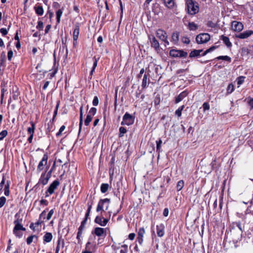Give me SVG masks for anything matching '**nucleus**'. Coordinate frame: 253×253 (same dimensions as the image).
Returning <instances> with one entry per match:
<instances>
[{"mask_svg":"<svg viewBox=\"0 0 253 253\" xmlns=\"http://www.w3.org/2000/svg\"><path fill=\"white\" fill-rule=\"evenodd\" d=\"M48 158V155L47 153L44 154L43 155L42 160L41 161V162L39 163V164L38 165V168H37V169L38 171H41V170H42V169L43 168V166L46 165V164H47Z\"/></svg>","mask_w":253,"mask_h":253,"instance_id":"b1692460","label":"nucleus"},{"mask_svg":"<svg viewBox=\"0 0 253 253\" xmlns=\"http://www.w3.org/2000/svg\"><path fill=\"white\" fill-rule=\"evenodd\" d=\"M53 238V236L51 233L50 232H45V234L43 237V240L44 243H48L50 242Z\"/></svg>","mask_w":253,"mask_h":253,"instance_id":"7c9ffc66","label":"nucleus"},{"mask_svg":"<svg viewBox=\"0 0 253 253\" xmlns=\"http://www.w3.org/2000/svg\"><path fill=\"white\" fill-rule=\"evenodd\" d=\"M148 76H149V74L148 73H145V74L143 76L142 84H141V86L143 89H144L147 87V79H148L149 81H150L149 79L148 78Z\"/></svg>","mask_w":253,"mask_h":253,"instance_id":"f704fd0d","label":"nucleus"},{"mask_svg":"<svg viewBox=\"0 0 253 253\" xmlns=\"http://www.w3.org/2000/svg\"><path fill=\"white\" fill-rule=\"evenodd\" d=\"M83 105H82L80 108V122H79V134L82 130L83 122Z\"/></svg>","mask_w":253,"mask_h":253,"instance_id":"c756f323","label":"nucleus"},{"mask_svg":"<svg viewBox=\"0 0 253 253\" xmlns=\"http://www.w3.org/2000/svg\"><path fill=\"white\" fill-rule=\"evenodd\" d=\"M110 203V199L105 198L100 199L96 207V212H100V214H102V212L104 211L103 209L104 207L105 206V210H107L109 208Z\"/></svg>","mask_w":253,"mask_h":253,"instance_id":"20e7f679","label":"nucleus"},{"mask_svg":"<svg viewBox=\"0 0 253 253\" xmlns=\"http://www.w3.org/2000/svg\"><path fill=\"white\" fill-rule=\"evenodd\" d=\"M91 234L99 237L97 240L98 244H100L102 243L101 240H103L107 236V228L95 227L92 231Z\"/></svg>","mask_w":253,"mask_h":253,"instance_id":"f03ea898","label":"nucleus"},{"mask_svg":"<svg viewBox=\"0 0 253 253\" xmlns=\"http://www.w3.org/2000/svg\"><path fill=\"white\" fill-rule=\"evenodd\" d=\"M87 221L83 219L81 222V225L78 228V231L77 235V239L78 240V243L81 244L82 243L81 237L83 234V232L85 228V225Z\"/></svg>","mask_w":253,"mask_h":253,"instance_id":"4468645a","label":"nucleus"},{"mask_svg":"<svg viewBox=\"0 0 253 253\" xmlns=\"http://www.w3.org/2000/svg\"><path fill=\"white\" fill-rule=\"evenodd\" d=\"M162 143V140H161V138H159L158 139V140H157L156 141V149H157V151L158 152V153H160V152L161 151V144Z\"/></svg>","mask_w":253,"mask_h":253,"instance_id":"3c124183","label":"nucleus"},{"mask_svg":"<svg viewBox=\"0 0 253 253\" xmlns=\"http://www.w3.org/2000/svg\"><path fill=\"white\" fill-rule=\"evenodd\" d=\"M53 125L52 124V122H49L46 125V133H49L53 130Z\"/></svg>","mask_w":253,"mask_h":253,"instance_id":"37998d69","label":"nucleus"},{"mask_svg":"<svg viewBox=\"0 0 253 253\" xmlns=\"http://www.w3.org/2000/svg\"><path fill=\"white\" fill-rule=\"evenodd\" d=\"M50 177V175L47 173H46V171L42 173L39 180V182L42 184V187L43 186L46 185L48 183V181Z\"/></svg>","mask_w":253,"mask_h":253,"instance_id":"a211bd4d","label":"nucleus"},{"mask_svg":"<svg viewBox=\"0 0 253 253\" xmlns=\"http://www.w3.org/2000/svg\"><path fill=\"white\" fill-rule=\"evenodd\" d=\"M34 9L37 15L41 16L43 13V9L41 5H36L34 6Z\"/></svg>","mask_w":253,"mask_h":253,"instance_id":"e433bc0d","label":"nucleus"},{"mask_svg":"<svg viewBox=\"0 0 253 253\" xmlns=\"http://www.w3.org/2000/svg\"><path fill=\"white\" fill-rule=\"evenodd\" d=\"M186 9L189 14L194 15L199 11V3L194 0H185Z\"/></svg>","mask_w":253,"mask_h":253,"instance_id":"f257e3e1","label":"nucleus"},{"mask_svg":"<svg viewBox=\"0 0 253 253\" xmlns=\"http://www.w3.org/2000/svg\"><path fill=\"white\" fill-rule=\"evenodd\" d=\"M189 94L187 90H185L181 92L178 96L175 97V103H178L181 101L185 97H186Z\"/></svg>","mask_w":253,"mask_h":253,"instance_id":"a878e982","label":"nucleus"},{"mask_svg":"<svg viewBox=\"0 0 253 253\" xmlns=\"http://www.w3.org/2000/svg\"><path fill=\"white\" fill-rule=\"evenodd\" d=\"M14 224H22L23 221V215L18 212L14 216Z\"/></svg>","mask_w":253,"mask_h":253,"instance_id":"473e14b6","label":"nucleus"},{"mask_svg":"<svg viewBox=\"0 0 253 253\" xmlns=\"http://www.w3.org/2000/svg\"><path fill=\"white\" fill-rule=\"evenodd\" d=\"M60 185V182L58 179H56L53 181L49 186L48 188L45 192V197L49 196L54 193L55 190L57 188V187Z\"/></svg>","mask_w":253,"mask_h":253,"instance_id":"9d476101","label":"nucleus"},{"mask_svg":"<svg viewBox=\"0 0 253 253\" xmlns=\"http://www.w3.org/2000/svg\"><path fill=\"white\" fill-rule=\"evenodd\" d=\"M181 41L183 43L185 44H189L190 42V40L188 37L187 36H183L181 38Z\"/></svg>","mask_w":253,"mask_h":253,"instance_id":"4d7b16f0","label":"nucleus"},{"mask_svg":"<svg viewBox=\"0 0 253 253\" xmlns=\"http://www.w3.org/2000/svg\"><path fill=\"white\" fill-rule=\"evenodd\" d=\"M211 169H215L217 170L218 168V165L216 164V160L214 159L213 161H212V162L211 164Z\"/></svg>","mask_w":253,"mask_h":253,"instance_id":"5fc2aeb1","label":"nucleus"},{"mask_svg":"<svg viewBox=\"0 0 253 253\" xmlns=\"http://www.w3.org/2000/svg\"><path fill=\"white\" fill-rule=\"evenodd\" d=\"M96 112H97V109L96 108L91 107L90 109V110L88 113V114L91 115L92 116H94L95 115V114L96 113Z\"/></svg>","mask_w":253,"mask_h":253,"instance_id":"13d9d810","label":"nucleus"},{"mask_svg":"<svg viewBox=\"0 0 253 253\" xmlns=\"http://www.w3.org/2000/svg\"><path fill=\"white\" fill-rule=\"evenodd\" d=\"M41 186L42 187V184L38 182V183L33 187V190L34 189L36 192H37L41 189Z\"/></svg>","mask_w":253,"mask_h":253,"instance_id":"e2e57ef3","label":"nucleus"},{"mask_svg":"<svg viewBox=\"0 0 253 253\" xmlns=\"http://www.w3.org/2000/svg\"><path fill=\"white\" fill-rule=\"evenodd\" d=\"M65 126H64V125L60 127L58 132H57V133L56 134V136H57V137L61 136L62 135V133L65 130Z\"/></svg>","mask_w":253,"mask_h":253,"instance_id":"680f3d73","label":"nucleus"},{"mask_svg":"<svg viewBox=\"0 0 253 253\" xmlns=\"http://www.w3.org/2000/svg\"><path fill=\"white\" fill-rule=\"evenodd\" d=\"M109 185L108 183H102L100 186V190L102 193H105L108 190Z\"/></svg>","mask_w":253,"mask_h":253,"instance_id":"c03bdc74","label":"nucleus"},{"mask_svg":"<svg viewBox=\"0 0 253 253\" xmlns=\"http://www.w3.org/2000/svg\"><path fill=\"white\" fill-rule=\"evenodd\" d=\"M60 102L59 100L57 101L56 102V105L55 108L54 109V113H53V116H54V117H56L57 116L58 108H59V105H60Z\"/></svg>","mask_w":253,"mask_h":253,"instance_id":"bf43d9fd","label":"nucleus"},{"mask_svg":"<svg viewBox=\"0 0 253 253\" xmlns=\"http://www.w3.org/2000/svg\"><path fill=\"white\" fill-rule=\"evenodd\" d=\"M127 132L126 128L124 126H121L119 128V137H122L124 135V134Z\"/></svg>","mask_w":253,"mask_h":253,"instance_id":"8fccbe9b","label":"nucleus"},{"mask_svg":"<svg viewBox=\"0 0 253 253\" xmlns=\"http://www.w3.org/2000/svg\"><path fill=\"white\" fill-rule=\"evenodd\" d=\"M203 110L204 111L209 110L210 109V105L208 102H204L203 104Z\"/></svg>","mask_w":253,"mask_h":253,"instance_id":"69168bd1","label":"nucleus"},{"mask_svg":"<svg viewBox=\"0 0 253 253\" xmlns=\"http://www.w3.org/2000/svg\"><path fill=\"white\" fill-rule=\"evenodd\" d=\"M214 60H223L227 61L229 63L231 62V58L227 55L219 56H217L216 58H215L214 59Z\"/></svg>","mask_w":253,"mask_h":253,"instance_id":"4c0bfd02","label":"nucleus"},{"mask_svg":"<svg viewBox=\"0 0 253 253\" xmlns=\"http://www.w3.org/2000/svg\"><path fill=\"white\" fill-rule=\"evenodd\" d=\"M166 7L169 9H173L176 6L175 0H162Z\"/></svg>","mask_w":253,"mask_h":253,"instance_id":"cd10ccee","label":"nucleus"},{"mask_svg":"<svg viewBox=\"0 0 253 253\" xmlns=\"http://www.w3.org/2000/svg\"><path fill=\"white\" fill-rule=\"evenodd\" d=\"M54 209H51L49 211V212L48 213L47 216H46V220H49L52 217V216L53 215V214L54 213Z\"/></svg>","mask_w":253,"mask_h":253,"instance_id":"338daca9","label":"nucleus"},{"mask_svg":"<svg viewBox=\"0 0 253 253\" xmlns=\"http://www.w3.org/2000/svg\"><path fill=\"white\" fill-rule=\"evenodd\" d=\"M80 31V23H76L74 26V29L73 30V40L78 41V40L79 39Z\"/></svg>","mask_w":253,"mask_h":253,"instance_id":"6ab92c4d","label":"nucleus"},{"mask_svg":"<svg viewBox=\"0 0 253 253\" xmlns=\"http://www.w3.org/2000/svg\"><path fill=\"white\" fill-rule=\"evenodd\" d=\"M179 32L176 31L173 32L171 35V42L175 44H177L179 41Z\"/></svg>","mask_w":253,"mask_h":253,"instance_id":"72a5a7b5","label":"nucleus"},{"mask_svg":"<svg viewBox=\"0 0 253 253\" xmlns=\"http://www.w3.org/2000/svg\"><path fill=\"white\" fill-rule=\"evenodd\" d=\"M169 56L173 58H185L187 56V52L182 49H171L169 50Z\"/></svg>","mask_w":253,"mask_h":253,"instance_id":"423d86ee","label":"nucleus"},{"mask_svg":"<svg viewBox=\"0 0 253 253\" xmlns=\"http://www.w3.org/2000/svg\"><path fill=\"white\" fill-rule=\"evenodd\" d=\"M188 29L190 31H195L197 30L198 28V26L197 24H195L194 22H189L187 25Z\"/></svg>","mask_w":253,"mask_h":253,"instance_id":"c9c22d12","label":"nucleus"},{"mask_svg":"<svg viewBox=\"0 0 253 253\" xmlns=\"http://www.w3.org/2000/svg\"><path fill=\"white\" fill-rule=\"evenodd\" d=\"M165 226L163 223H160L156 225L157 234L158 237H162L165 233Z\"/></svg>","mask_w":253,"mask_h":253,"instance_id":"aec40b11","label":"nucleus"},{"mask_svg":"<svg viewBox=\"0 0 253 253\" xmlns=\"http://www.w3.org/2000/svg\"><path fill=\"white\" fill-rule=\"evenodd\" d=\"M109 213V217L105 218L103 216L102 213L100 215H97L94 219V222L101 226H105L108 223L111 216V211L108 212Z\"/></svg>","mask_w":253,"mask_h":253,"instance_id":"0eeeda50","label":"nucleus"},{"mask_svg":"<svg viewBox=\"0 0 253 253\" xmlns=\"http://www.w3.org/2000/svg\"><path fill=\"white\" fill-rule=\"evenodd\" d=\"M99 59V57L96 58V56H94L92 59V62H93V66L92 67V69L90 72L89 75L88 77L89 80H91L92 78V76L93 75V73L95 71V68H96L97 66L98 61Z\"/></svg>","mask_w":253,"mask_h":253,"instance_id":"412c9836","label":"nucleus"},{"mask_svg":"<svg viewBox=\"0 0 253 253\" xmlns=\"http://www.w3.org/2000/svg\"><path fill=\"white\" fill-rule=\"evenodd\" d=\"M210 39L211 36L208 33H201L198 35L196 37V41L198 44L207 43Z\"/></svg>","mask_w":253,"mask_h":253,"instance_id":"1a4fd4ad","label":"nucleus"},{"mask_svg":"<svg viewBox=\"0 0 253 253\" xmlns=\"http://www.w3.org/2000/svg\"><path fill=\"white\" fill-rule=\"evenodd\" d=\"M87 221L83 219L81 222V225L78 228V231L77 235V239L78 240V243L81 244L82 243L81 237L83 234V232L85 228V225Z\"/></svg>","mask_w":253,"mask_h":253,"instance_id":"dca6fc26","label":"nucleus"},{"mask_svg":"<svg viewBox=\"0 0 253 253\" xmlns=\"http://www.w3.org/2000/svg\"><path fill=\"white\" fill-rule=\"evenodd\" d=\"M184 185V182L183 180H180L178 181L176 185L177 191H180L183 188Z\"/></svg>","mask_w":253,"mask_h":253,"instance_id":"de8ad7c7","label":"nucleus"},{"mask_svg":"<svg viewBox=\"0 0 253 253\" xmlns=\"http://www.w3.org/2000/svg\"><path fill=\"white\" fill-rule=\"evenodd\" d=\"M46 212L45 210H44L40 214L39 219L35 224L33 223V231L34 232L37 231L38 233L39 231L42 230V223L44 222V219H46Z\"/></svg>","mask_w":253,"mask_h":253,"instance_id":"7ed1b4c3","label":"nucleus"},{"mask_svg":"<svg viewBox=\"0 0 253 253\" xmlns=\"http://www.w3.org/2000/svg\"><path fill=\"white\" fill-rule=\"evenodd\" d=\"M10 91L12 94V99L14 100H17L20 95L18 87L16 85H13Z\"/></svg>","mask_w":253,"mask_h":253,"instance_id":"bb28decb","label":"nucleus"},{"mask_svg":"<svg viewBox=\"0 0 253 253\" xmlns=\"http://www.w3.org/2000/svg\"><path fill=\"white\" fill-rule=\"evenodd\" d=\"M203 51V49H194L189 53V57L194 58L201 56L200 53Z\"/></svg>","mask_w":253,"mask_h":253,"instance_id":"2f4dec72","label":"nucleus"},{"mask_svg":"<svg viewBox=\"0 0 253 253\" xmlns=\"http://www.w3.org/2000/svg\"><path fill=\"white\" fill-rule=\"evenodd\" d=\"M6 202V199L4 196H1L0 197V208H2Z\"/></svg>","mask_w":253,"mask_h":253,"instance_id":"6e6d98bb","label":"nucleus"},{"mask_svg":"<svg viewBox=\"0 0 253 253\" xmlns=\"http://www.w3.org/2000/svg\"><path fill=\"white\" fill-rule=\"evenodd\" d=\"M5 59L4 58H1L0 59V66H2V71H3L4 68L5 67Z\"/></svg>","mask_w":253,"mask_h":253,"instance_id":"0e129e2a","label":"nucleus"},{"mask_svg":"<svg viewBox=\"0 0 253 253\" xmlns=\"http://www.w3.org/2000/svg\"><path fill=\"white\" fill-rule=\"evenodd\" d=\"M61 244L62 248H64L65 245L64 240L63 239H62L61 236L58 237L56 248L60 250V247Z\"/></svg>","mask_w":253,"mask_h":253,"instance_id":"a19ab883","label":"nucleus"},{"mask_svg":"<svg viewBox=\"0 0 253 253\" xmlns=\"http://www.w3.org/2000/svg\"><path fill=\"white\" fill-rule=\"evenodd\" d=\"M87 221L83 219L81 222V225L78 228V231L77 235V239L78 240V243L81 244L82 243L81 237L83 234V232L85 228V225Z\"/></svg>","mask_w":253,"mask_h":253,"instance_id":"2eb2a0df","label":"nucleus"},{"mask_svg":"<svg viewBox=\"0 0 253 253\" xmlns=\"http://www.w3.org/2000/svg\"><path fill=\"white\" fill-rule=\"evenodd\" d=\"M231 26L232 30L235 32H241L244 28L242 23L237 21H232Z\"/></svg>","mask_w":253,"mask_h":253,"instance_id":"f3484780","label":"nucleus"},{"mask_svg":"<svg viewBox=\"0 0 253 253\" xmlns=\"http://www.w3.org/2000/svg\"><path fill=\"white\" fill-rule=\"evenodd\" d=\"M145 233V231L144 227H141L139 229L137 234V241L140 245H141L143 242V236Z\"/></svg>","mask_w":253,"mask_h":253,"instance_id":"393cba45","label":"nucleus"},{"mask_svg":"<svg viewBox=\"0 0 253 253\" xmlns=\"http://www.w3.org/2000/svg\"><path fill=\"white\" fill-rule=\"evenodd\" d=\"M149 40L150 41L151 46L156 51H160V43L156 37L153 35H151L149 36Z\"/></svg>","mask_w":253,"mask_h":253,"instance_id":"ddd939ff","label":"nucleus"},{"mask_svg":"<svg viewBox=\"0 0 253 253\" xmlns=\"http://www.w3.org/2000/svg\"><path fill=\"white\" fill-rule=\"evenodd\" d=\"M218 47V45L215 46V45H212L211 47H210L209 48L206 50L202 54L201 56H204L206 55H207L208 53H210L215 49L217 48Z\"/></svg>","mask_w":253,"mask_h":253,"instance_id":"ea45409f","label":"nucleus"},{"mask_svg":"<svg viewBox=\"0 0 253 253\" xmlns=\"http://www.w3.org/2000/svg\"><path fill=\"white\" fill-rule=\"evenodd\" d=\"M93 117V116L87 114L86 119L84 120V125L85 126H89L90 123L92 121Z\"/></svg>","mask_w":253,"mask_h":253,"instance_id":"09e8293b","label":"nucleus"},{"mask_svg":"<svg viewBox=\"0 0 253 253\" xmlns=\"http://www.w3.org/2000/svg\"><path fill=\"white\" fill-rule=\"evenodd\" d=\"M8 134V132L6 130L4 129L2 130L0 132V141L2 140L4 137H5Z\"/></svg>","mask_w":253,"mask_h":253,"instance_id":"864d4df0","label":"nucleus"},{"mask_svg":"<svg viewBox=\"0 0 253 253\" xmlns=\"http://www.w3.org/2000/svg\"><path fill=\"white\" fill-rule=\"evenodd\" d=\"M121 248H122L120 251V253H127L128 252L127 245H122Z\"/></svg>","mask_w":253,"mask_h":253,"instance_id":"052dcab7","label":"nucleus"},{"mask_svg":"<svg viewBox=\"0 0 253 253\" xmlns=\"http://www.w3.org/2000/svg\"><path fill=\"white\" fill-rule=\"evenodd\" d=\"M64 8H62L61 9H59L56 12V22L58 24H59L60 22V18L61 17L63 14Z\"/></svg>","mask_w":253,"mask_h":253,"instance_id":"58836bf2","label":"nucleus"},{"mask_svg":"<svg viewBox=\"0 0 253 253\" xmlns=\"http://www.w3.org/2000/svg\"><path fill=\"white\" fill-rule=\"evenodd\" d=\"M161 102V95L159 94H157L154 98V104L155 107L160 105Z\"/></svg>","mask_w":253,"mask_h":253,"instance_id":"79ce46f5","label":"nucleus"},{"mask_svg":"<svg viewBox=\"0 0 253 253\" xmlns=\"http://www.w3.org/2000/svg\"><path fill=\"white\" fill-rule=\"evenodd\" d=\"M220 40L223 41V43L228 48H231L232 47V44L228 37L225 36L224 35H221L220 36Z\"/></svg>","mask_w":253,"mask_h":253,"instance_id":"c85d7f7f","label":"nucleus"},{"mask_svg":"<svg viewBox=\"0 0 253 253\" xmlns=\"http://www.w3.org/2000/svg\"><path fill=\"white\" fill-rule=\"evenodd\" d=\"M253 34V31L252 30H247L243 33H240L238 35H235V37L236 38L240 39H245L248 38L250 36Z\"/></svg>","mask_w":253,"mask_h":253,"instance_id":"4be33fe9","label":"nucleus"},{"mask_svg":"<svg viewBox=\"0 0 253 253\" xmlns=\"http://www.w3.org/2000/svg\"><path fill=\"white\" fill-rule=\"evenodd\" d=\"M185 106L184 105L179 107L175 111V115L178 117H180L182 115V112Z\"/></svg>","mask_w":253,"mask_h":253,"instance_id":"49530a36","label":"nucleus"},{"mask_svg":"<svg viewBox=\"0 0 253 253\" xmlns=\"http://www.w3.org/2000/svg\"><path fill=\"white\" fill-rule=\"evenodd\" d=\"M245 78H246V77L245 76H243L238 77L237 79V84L240 85L243 84L245 81Z\"/></svg>","mask_w":253,"mask_h":253,"instance_id":"603ef678","label":"nucleus"},{"mask_svg":"<svg viewBox=\"0 0 253 253\" xmlns=\"http://www.w3.org/2000/svg\"><path fill=\"white\" fill-rule=\"evenodd\" d=\"M156 34L157 37L161 41L166 38H168L167 32L162 29H158L156 31Z\"/></svg>","mask_w":253,"mask_h":253,"instance_id":"5701e85b","label":"nucleus"},{"mask_svg":"<svg viewBox=\"0 0 253 253\" xmlns=\"http://www.w3.org/2000/svg\"><path fill=\"white\" fill-rule=\"evenodd\" d=\"M14 227L13 230V234L17 237L21 238L23 235L21 233L22 231H25L26 229L24 228L22 224H14Z\"/></svg>","mask_w":253,"mask_h":253,"instance_id":"f8f14e48","label":"nucleus"},{"mask_svg":"<svg viewBox=\"0 0 253 253\" xmlns=\"http://www.w3.org/2000/svg\"><path fill=\"white\" fill-rule=\"evenodd\" d=\"M135 116L126 112L123 117V121L121 123V125L128 126L133 125L134 123Z\"/></svg>","mask_w":253,"mask_h":253,"instance_id":"39448f33","label":"nucleus"},{"mask_svg":"<svg viewBox=\"0 0 253 253\" xmlns=\"http://www.w3.org/2000/svg\"><path fill=\"white\" fill-rule=\"evenodd\" d=\"M43 28V22L42 21H39L38 25L37 26V29L39 31L42 30Z\"/></svg>","mask_w":253,"mask_h":253,"instance_id":"774afa93","label":"nucleus"},{"mask_svg":"<svg viewBox=\"0 0 253 253\" xmlns=\"http://www.w3.org/2000/svg\"><path fill=\"white\" fill-rule=\"evenodd\" d=\"M31 183V178L27 177L26 178V187L25 191H26V194L24 199L26 201H28L32 197V194L31 191H32V185Z\"/></svg>","mask_w":253,"mask_h":253,"instance_id":"9b49d317","label":"nucleus"},{"mask_svg":"<svg viewBox=\"0 0 253 253\" xmlns=\"http://www.w3.org/2000/svg\"><path fill=\"white\" fill-rule=\"evenodd\" d=\"M9 187H10V182L9 181H7L6 182V184L4 186V195L6 196H8L10 194V191H9Z\"/></svg>","mask_w":253,"mask_h":253,"instance_id":"a18cd8bd","label":"nucleus"},{"mask_svg":"<svg viewBox=\"0 0 253 253\" xmlns=\"http://www.w3.org/2000/svg\"><path fill=\"white\" fill-rule=\"evenodd\" d=\"M23 130L27 131L29 135L28 137V141L29 143H32V117L30 116L29 122H25L23 126Z\"/></svg>","mask_w":253,"mask_h":253,"instance_id":"6e6552de","label":"nucleus"}]
</instances>
